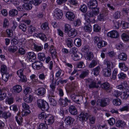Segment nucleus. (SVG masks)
Segmentation results:
<instances>
[{"label":"nucleus","instance_id":"nucleus-1","mask_svg":"<svg viewBox=\"0 0 129 129\" xmlns=\"http://www.w3.org/2000/svg\"><path fill=\"white\" fill-rule=\"evenodd\" d=\"M37 105L38 107L43 111H47L49 109V105L46 101L41 99L38 100Z\"/></svg>","mask_w":129,"mask_h":129},{"label":"nucleus","instance_id":"nucleus-2","mask_svg":"<svg viewBox=\"0 0 129 129\" xmlns=\"http://www.w3.org/2000/svg\"><path fill=\"white\" fill-rule=\"evenodd\" d=\"M110 101V99L109 98L102 99L98 100L97 104L99 106L104 107L109 104Z\"/></svg>","mask_w":129,"mask_h":129},{"label":"nucleus","instance_id":"nucleus-3","mask_svg":"<svg viewBox=\"0 0 129 129\" xmlns=\"http://www.w3.org/2000/svg\"><path fill=\"white\" fill-rule=\"evenodd\" d=\"M54 15L57 19H59L62 17L63 12L59 9H56L54 11Z\"/></svg>","mask_w":129,"mask_h":129},{"label":"nucleus","instance_id":"nucleus-4","mask_svg":"<svg viewBox=\"0 0 129 129\" xmlns=\"http://www.w3.org/2000/svg\"><path fill=\"white\" fill-rule=\"evenodd\" d=\"M92 9V11L87 13L89 17H93L98 14L99 13V8H96L94 7L93 8L90 9Z\"/></svg>","mask_w":129,"mask_h":129},{"label":"nucleus","instance_id":"nucleus-5","mask_svg":"<svg viewBox=\"0 0 129 129\" xmlns=\"http://www.w3.org/2000/svg\"><path fill=\"white\" fill-rule=\"evenodd\" d=\"M107 35L108 37L113 38H117L119 36L118 33L115 30H112L108 32Z\"/></svg>","mask_w":129,"mask_h":129},{"label":"nucleus","instance_id":"nucleus-6","mask_svg":"<svg viewBox=\"0 0 129 129\" xmlns=\"http://www.w3.org/2000/svg\"><path fill=\"white\" fill-rule=\"evenodd\" d=\"M32 67L34 69L39 70L42 66V62L39 61H35L32 64Z\"/></svg>","mask_w":129,"mask_h":129},{"label":"nucleus","instance_id":"nucleus-7","mask_svg":"<svg viewBox=\"0 0 129 129\" xmlns=\"http://www.w3.org/2000/svg\"><path fill=\"white\" fill-rule=\"evenodd\" d=\"M66 16L68 20L71 21H74L75 17L74 13L70 11H68L66 13Z\"/></svg>","mask_w":129,"mask_h":129},{"label":"nucleus","instance_id":"nucleus-8","mask_svg":"<svg viewBox=\"0 0 129 129\" xmlns=\"http://www.w3.org/2000/svg\"><path fill=\"white\" fill-rule=\"evenodd\" d=\"M69 112L72 115H75L77 113V111L76 107L74 105L70 106L68 108Z\"/></svg>","mask_w":129,"mask_h":129},{"label":"nucleus","instance_id":"nucleus-9","mask_svg":"<svg viewBox=\"0 0 129 129\" xmlns=\"http://www.w3.org/2000/svg\"><path fill=\"white\" fill-rule=\"evenodd\" d=\"M54 116L51 114H48L46 118L47 124L48 125L51 124L54 122Z\"/></svg>","mask_w":129,"mask_h":129},{"label":"nucleus","instance_id":"nucleus-10","mask_svg":"<svg viewBox=\"0 0 129 129\" xmlns=\"http://www.w3.org/2000/svg\"><path fill=\"white\" fill-rule=\"evenodd\" d=\"M98 5V2L96 0H90L88 4V7L89 9L93 8V6L96 7Z\"/></svg>","mask_w":129,"mask_h":129},{"label":"nucleus","instance_id":"nucleus-11","mask_svg":"<svg viewBox=\"0 0 129 129\" xmlns=\"http://www.w3.org/2000/svg\"><path fill=\"white\" fill-rule=\"evenodd\" d=\"M68 33V36L72 38L75 37L77 35V31L74 29H71Z\"/></svg>","mask_w":129,"mask_h":129},{"label":"nucleus","instance_id":"nucleus-12","mask_svg":"<svg viewBox=\"0 0 129 129\" xmlns=\"http://www.w3.org/2000/svg\"><path fill=\"white\" fill-rule=\"evenodd\" d=\"M33 98V95L31 94L25 95L24 96L23 99L24 102L27 103H29L31 102Z\"/></svg>","mask_w":129,"mask_h":129},{"label":"nucleus","instance_id":"nucleus-13","mask_svg":"<svg viewBox=\"0 0 129 129\" xmlns=\"http://www.w3.org/2000/svg\"><path fill=\"white\" fill-rule=\"evenodd\" d=\"M104 64L106 65L107 66L106 68L111 70L114 67L113 63L110 61L105 59L104 60Z\"/></svg>","mask_w":129,"mask_h":129},{"label":"nucleus","instance_id":"nucleus-14","mask_svg":"<svg viewBox=\"0 0 129 129\" xmlns=\"http://www.w3.org/2000/svg\"><path fill=\"white\" fill-rule=\"evenodd\" d=\"M35 35L36 37L39 38L44 41H46L47 39L46 36L43 33H38V34H35Z\"/></svg>","mask_w":129,"mask_h":129},{"label":"nucleus","instance_id":"nucleus-15","mask_svg":"<svg viewBox=\"0 0 129 129\" xmlns=\"http://www.w3.org/2000/svg\"><path fill=\"white\" fill-rule=\"evenodd\" d=\"M51 78H52V82L50 85V87L51 89L55 90L56 88V84H57V85H58L59 84V82H58L57 83L56 81L57 79L55 81V82L54 83L53 82L54 80V75L53 74H51L50 76Z\"/></svg>","mask_w":129,"mask_h":129},{"label":"nucleus","instance_id":"nucleus-16","mask_svg":"<svg viewBox=\"0 0 129 129\" xmlns=\"http://www.w3.org/2000/svg\"><path fill=\"white\" fill-rule=\"evenodd\" d=\"M101 83V81H99L98 83H96L94 81H92L89 85V88L90 89L94 88H98L99 87V84H100Z\"/></svg>","mask_w":129,"mask_h":129},{"label":"nucleus","instance_id":"nucleus-17","mask_svg":"<svg viewBox=\"0 0 129 129\" xmlns=\"http://www.w3.org/2000/svg\"><path fill=\"white\" fill-rule=\"evenodd\" d=\"M18 49L17 46L12 45L10 46L8 48V51L11 53H14Z\"/></svg>","mask_w":129,"mask_h":129},{"label":"nucleus","instance_id":"nucleus-18","mask_svg":"<svg viewBox=\"0 0 129 129\" xmlns=\"http://www.w3.org/2000/svg\"><path fill=\"white\" fill-rule=\"evenodd\" d=\"M100 86L103 89L106 91H107L110 89V84L107 82L103 83L101 84Z\"/></svg>","mask_w":129,"mask_h":129},{"label":"nucleus","instance_id":"nucleus-19","mask_svg":"<svg viewBox=\"0 0 129 129\" xmlns=\"http://www.w3.org/2000/svg\"><path fill=\"white\" fill-rule=\"evenodd\" d=\"M37 93L38 95L42 96L45 94L46 92L45 88L41 87L38 88L37 90Z\"/></svg>","mask_w":129,"mask_h":129},{"label":"nucleus","instance_id":"nucleus-20","mask_svg":"<svg viewBox=\"0 0 129 129\" xmlns=\"http://www.w3.org/2000/svg\"><path fill=\"white\" fill-rule=\"evenodd\" d=\"M22 90L21 86L19 85H16L13 87V91L15 93H19Z\"/></svg>","mask_w":129,"mask_h":129},{"label":"nucleus","instance_id":"nucleus-21","mask_svg":"<svg viewBox=\"0 0 129 129\" xmlns=\"http://www.w3.org/2000/svg\"><path fill=\"white\" fill-rule=\"evenodd\" d=\"M89 70L85 69L83 71L79 76V77L81 79H83L87 76L88 74Z\"/></svg>","mask_w":129,"mask_h":129},{"label":"nucleus","instance_id":"nucleus-22","mask_svg":"<svg viewBox=\"0 0 129 129\" xmlns=\"http://www.w3.org/2000/svg\"><path fill=\"white\" fill-rule=\"evenodd\" d=\"M87 114L86 113L81 112L79 115V117L81 121H84L87 119Z\"/></svg>","mask_w":129,"mask_h":129},{"label":"nucleus","instance_id":"nucleus-23","mask_svg":"<svg viewBox=\"0 0 129 129\" xmlns=\"http://www.w3.org/2000/svg\"><path fill=\"white\" fill-rule=\"evenodd\" d=\"M111 70L105 68L103 70V74L105 77H109L111 75Z\"/></svg>","mask_w":129,"mask_h":129},{"label":"nucleus","instance_id":"nucleus-24","mask_svg":"<svg viewBox=\"0 0 129 129\" xmlns=\"http://www.w3.org/2000/svg\"><path fill=\"white\" fill-rule=\"evenodd\" d=\"M107 44V42L105 41L101 40L98 42L97 44V46L98 48H101L105 47Z\"/></svg>","mask_w":129,"mask_h":129},{"label":"nucleus","instance_id":"nucleus-25","mask_svg":"<svg viewBox=\"0 0 129 129\" xmlns=\"http://www.w3.org/2000/svg\"><path fill=\"white\" fill-rule=\"evenodd\" d=\"M129 96V91L127 90L124 91L122 93H121L120 96L121 98L122 99L126 100L128 98Z\"/></svg>","mask_w":129,"mask_h":129},{"label":"nucleus","instance_id":"nucleus-26","mask_svg":"<svg viewBox=\"0 0 129 129\" xmlns=\"http://www.w3.org/2000/svg\"><path fill=\"white\" fill-rule=\"evenodd\" d=\"M116 125L118 127H124L126 125V124L124 121L122 120H118L116 123Z\"/></svg>","mask_w":129,"mask_h":129},{"label":"nucleus","instance_id":"nucleus-27","mask_svg":"<svg viewBox=\"0 0 129 129\" xmlns=\"http://www.w3.org/2000/svg\"><path fill=\"white\" fill-rule=\"evenodd\" d=\"M66 120L67 124L69 125L72 124L75 120L74 118L69 116L66 117Z\"/></svg>","mask_w":129,"mask_h":129},{"label":"nucleus","instance_id":"nucleus-28","mask_svg":"<svg viewBox=\"0 0 129 129\" xmlns=\"http://www.w3.org/2000/svg\"><path fill=\"white\" fill-rule=\"evenodd\" d=\"M119 67L121 70L124 71H126L128 69V67H127L125 64L124 63L120 62L119 63Z\"/></svg>","mask_w":129,"mask_h":129},{"label":"nucleus","instance_id":"nucleus-29","mask_svg":"<svg viewBox=\"0 0 129 129\" xmlns=\"http://www.w3.org/2000/svg\"><path fill=\"white\" fill-rule=\"evenodd\" d=\"M33 46V50L37 52L41 51L43 49V46L42 45L39 46L35 44Z\"/></svg>","mask_w":129,"mask_h":129},{"label":"nucleus","instance_id":"nucleus-30","mask_svg":"<svg viewBox=\"0 0 129 129\" xmlns=\"http://www.w3.org/2000/svg\"><path fill=\"white\" fill-rule=\"evenodd\" d=\"M27 56L28 57H29L30 59H32L34 60L36 58V54L33 52H30L27 53Z\"/></svg>","mask_w":129,"mask_h":129},{"label":"nucleus","instance_id":"nucleus-31","mask_svg":"<svg viewBox=\"0 0 129 129\" xmlns=\"http://www.w3.org/2000/svg\"><path fill=\"white\" fill-rule=\"evenodd\" d=\"M38 59L41 61H44L46 58L45 54L43 52L39 53L38 54Z\"/></svg>","mask_w":129,"mask_h":129},{"label":"nucleus","instance_id":"nucleus-32","mask_svg":"<svg viewBox=\"0 0 129 129\" xmlns=\"http://www.w3.org/2000/svg\"><path fill=\"white\" fill-rule=\"evenodd\" d=\"M107 14L105 15H104L103 14L101 13L98 16V20L101 21L103 22L105 21L106 19Z\"/></svg>","mask_w":129,"mask_h":129},{"label":"nucleus","instance_id":"nucleus-33","mask_svg":"<svg viewBox=\"0 0 129 129\" xmlns=\"http://www.w3.org/2000/svg\"><path fill=\"white\" fill-rule=\"evenodd\" d=\"M26 71V69L25 68H22L19 69L17 72V74L18 76H21L22 75H23L25 74L26 73L25 72Z\"/></svg>","mask_w":129,"mask_h":129},{"label":"nucleus","instance_id":"nucleus-34","mask_svg":"<svg viewBox=\"0 0 129 129\" xmlns=\"http://www.w3.org/2000/svg\"><path fill=\"white\" fill-rule=\"evenodd\" d=\"M31 3H25L23 5V9L26 10H30L32 9V5Z\"/></svg>","mask_w":129,"mask_h":129},{"label":"nucleus","instance_id":"nucleus-35","mask_svg":"<svg viewBox=\"0 0 129 129\" xmlns=\"http://www.w3.org/2000/svg\"><path fill=\"white\" fill-rule=\"evenodd\" d=\"M118 58L120 60L125 61L127 59V56L125 53H122L119 55Z\"/></svg>","mask_w":129,"mask_h":129},{"label":"nucleus","instance_id":"nucleus-36","mask_svg":"<svg viewBox=\"0 0 129 129\" xmlns=\"http://www.w3.org/2000/svg\"><path fill=\"white\" fill-rule=\"evenodd\" d=\"M42 29L44 30H47L49 29L48 24V22H46L42 23L41 25Z\"/></svg>","mask_w":129,"mask_h":129},{"label":"nucleus","instance_id":"nucleus-37","mask_svg":"<svg viewBox=\"0 0 129 129\" xmlns=\"http://www.w3.org/2000/svg\"><path fill=\"white\" fill-rule=\"evenodd\" d=\"M100 69V67L99 66H98L94 68L92 71L94 75L96 76L99 75V74Z\"/></svg>","mask_w":129,"mask_h":129},{"label":"nucleus","instance_id":"nucleus-38","mask_svg":"<svg viewBox=\"0 0 129 129\" xmlns=\"http://www.w3.org/2000/svg\"><path fill=\"white\" fill-rule=\"evenodd\" d=\"M113 104L116 106H119L121 103V100L119 99H115L113 100Z\"/></svg>","mask_w":129,"mask_h":129},{"label":"nucleus","instance_id":"nucleus-39","mask_svg":"<svg viewBox=\"0 0 129 129\" xmlns=\"http://www.w3.org/2000/svg\"><path fill=\"white\" fill-rule=\"evenodd\" d=\"M3 80L5 82H7L8 80L10 77V75L8 73H6L2 74Z\"/></svg>","mask_w":129,"mask_h":129},{"label":"nucleus","instance_id":"nucleus-40","mask_svg":"<svg viewBox=\"0 0 129 129\" xmlns=\"http://www.w3.org/2000/svg\"><path fill=\"white\" fill-rule=\"evenodd\" d=\"M19 28L20 29H21L24 32H25L27 29V27L26 25L24 23H21L19 25Z\"/></svg>","mask_w":129,"mask_h":129},{"label":"nucleus","instance_id":"nucleus-41","mask_svg":"<svg viewBox=\"0 0 129 129\" xmlns=\"http://www.w3.org/2000/svg\"><path fill=\"white\" fill-rule=\"evenodd\" d=\"M7 68L6 65L3 64L1 66L0 72L2 74L7 73Z\"/></svg>","mask_w":129,"mask_h":129},{"label":"nucleus","instance_id":"nucleus-42","mask_svg":"<svg viewBox=\"0 0 129 129\" xmlns=\"http://www.w3.org/2000/svg\"><path fill=\"white\" fill-rule=\"evenodd\" d=\"M74 44L77 46H80L81 45V39L79 38L75 39L74 41Z\"/></svg>","mask_w":129,"mask_h":129},{"label":"nucleus","instance_id":"nucleus-43","mask_svg":"<svg viewBox=\"0 0 129 129\" xmlns=\"http://www.w3.org/2000/svg\"><path fill=\"white\" fill-rule=\"evenodd\" d=\"M11 113L9 112H4L3 114L2 118L6 119L10 117L11 116Z\"/></svg>","mask_w":129,"mask_h":129},{"label":"nucleus","instance_id":"nucleus-44","mask_svg":"<svg viewBox=\"0 0 129 129\" xmlns=\"http://www.w3.org/2000/svg\"><path fill=\"white\" fill-rule=\"evenodd\" d=\"M66 42L68 47L71 48L72 47L73 44V41L72 39L69 38L67 39L66 40Z\"/></svg>","mask_w":129,"mask_h":129},{"label":"nucleus","instance_id":"nucleus-45","mask_svg":"<svg viewBox=\"0 0 129 129\" xmlns=\"http://www.w3.org/2000/svg\"><path fill=\"white\" fill-rule=\"evenodd\" d=\"M123 40L125 41H129V36L125 33H123L121 36Z\"/></svg>","mask_w":129,"mask_h":129},{"label":"nucleus","instance_id":"nucleus-46","mask_svg":"<svg viewBox=\"0 0 129 129\" xmlns=\"http://www.w3.org/2000/svg\"><path fill=\"white\" fill-rule=\"evenodd\" d=\"M18 14L17 11L15 9H13L10 10L9 12V15L11 16H14Z\"/></svg>","mask_w":129,"mask_h":129},{"label":"nucleus","instance_id":"nucleus-47","mask_svg":"<svg viewBox=\"0 0 129 129\" xmlns=\"http://www.w3.org/2000/svg\"><path fill=\"white\" fill-rule=\"evenodd\" d=\"M72 58L75 61H77L79 60L80 58L79 54L76 53L72 54L71 55Z\"/></svg>","mask_w":129,"mask_h":129},{"label":"nucleus","instance_id":"nucleus-48","mask_svg":"<svg viewBox=\"0 0 129 129\" xmlns=\"http://www.w3.org/2000/svg\"><path fill=\"white\" fill-rule=\"evenodd\" d=\"M48 98L50 105L53 106H55L56 105V101L54 99L49 96H48Z\"/></svg>","mask_w":129,"mask_h":129},{"label":"nucleus","instance_id":"nucleus-49","mask_svg":"<svg viewBox=\"0 0 129 129\" xmlns=\"http://www.w3.org/2000/svg\"><path fill=\"white\" fill-rule=\"evenodd\" d=\"M9 22L8 20L6 19H4L3 23V27L4 28H8L9 25Z\"/></svg>","mask_w":129,"mask_h":129},{"label":"nucleus","instance_id":"nucleus-50","mask_svg":"<svg viewBox=\"0 0 129 129\" xmlns=\"http://www.w3.org/2000/svg\"><path fill=\"white\" fill-rule=\"evenodd\" d=\"M38 117L40 119H43L45 118L46 119L47 117V115H46L45 113L43 112L38 115Z\"/></svg>","mask_w":129,"mask_h":129},{"label":"nucleus","instance_id":"nucleus-51","mask_svg":"<svg viewBox=\"0 0 129 129\" xmlns=\"http://www.w3.org/2000/svg\"><path fill=\"white\" fill-rule=\"evenodd\" d=\"M36 28L30 25L28 27V30L29 33L30 34H32L33 32H35Z\"/></svg>","mask_w":129,"mask_h":129},{"label":"nucleus","instance_id":"nucleus-52","mask_svg":"<svg viewBox=\"0 0 129 129\" xmlns=\"http://www.w3.org/2000/svg\"><path fill=\"white\" fill-rule=\"evenodd\" d=\"M16 120L19 125H21L23 119L21 117L16 116L15 117Z\"/></svg>","mask_w":129,"mask_h":129},{"label":"nucleus","instance_id":"nucleus-53","mask_svg":"<svg viewBox=\"0 0 129 129\" xmlns=\"http://www.w3.org/2000/svg\"><path fill=\"white\" fill-rule=\"evenodd\" d=\"M48 126L46 124L44 123H40L37 129H47Z\"/></svg>","mask_w":129,"mask_h":129},{"label":"nucleus","instance_id":"nucleus-54","mask_svg":"<svg viewBox=\"0 0 129 129\" xmlns=\"http://www.w3.org/2000/svg\"><path fill=\"white\" fill-rule=\"evenodd\" d=\"M76 100L75 102L78 104H80L83 101V97L82 95H78L76 98Z\"/></svg>","mask_w":129,"mask_h":129},{"label":"nucleus","instance_id":"nucleus-55","mask_svg":"<svg viewBox=\"0 0 129 129\" xmlns=\"http://www.w3.org/2000/svg\"><path fill=\"white\" fill-rule=\"evenodd\" d=\"M22 47H19V48L18 51V53L21 55L24 54L25 53V50Z\"/></svg>","mask_w":129,"mask_h":129},{"label":"nucleus","instance_id":"nucleus-56","mask_svg":"<svg viewBox=\"0 0 129 129\" xmlns=\"http://www.w3.org/2000/svg\"><path fill=\"white\" fill-rule=\"evenodd\" d=\"M93 57L92 52H88L87 53L86 55V60H89L92 59Z\"/></svg>","mask_w":129,"mask_h":129},{"label":"nucleus","instance_id":"nucleus-57","mask_svg":"<svg viewBox=\"0 0 129 129\" xmlns=\"http://www.w3.org/2000/svg\"><path fill=\"white\" fill-rule=\"evenodd\" d=\"M87 7L85 5L81 6L80 8V10L83 13H85L87 11Z\"/></svg>","mask_w":129,"mask_h":129},{"label":"nucleus","instance_id":"nucleus-58","mask_svg":"<svg viewBox=\"0 0 129 129\" xmlns=\"http://www.w3.org/2000/svg\"><path fill=\"white\" fill-rule=\"evenodd\" d=\"M120 13V12L119 11H117L115 12L113 15L114 18L116 19L119 18L121 16Z\"/></svg>","mask_w":129,"mask_h":129},{"label":"nucleus","instance_id":"nucleus-59","mask_svg":"<svg viewBox=\"0 0 129 129\" xmlns=\"http://www.w3.org/2000/svg\"><path fill=\"white\" fill-rule=\"evenodd\" d=\"M97 64V62L95 60H93L89 65L88 67L92 68L95 66Z\"/></svg>","mask_w":129,"mask_h":129},{"label":"nucleus","instance_id":"nucleus-60","mask_svg":"<svg viewBox=\"0 0 129 129\" xmlns=\"http://www.w3.org/2000/svg\"><path fill=\"white\" fill-rule=\"evenodd\" d=\"M14 99L12 97L8 98L6 100V102L9 105H10L13 103L14 102Z\"/></svg>","mask_w":129,"mask_h":129},{"label":"nucleus","instance_id":"nucleus-61","mask_svg":"<svg viewBox=\"0 0 129 129\" xmlns=\"http://www.w3.org/2000/svg\"><path fill=\"white\" fill-rule=\"evenodd\" d=\"M31 112L29 109H25L23 110L22 112V115L23 116H26L30 113Z\"/></svg>","mask_w":129,"mask_h":129},{"label":"nucleus","instance_id":"nucleus-62","mask_svg":"<svg viewBox=\"0 0 129 129\" xmlns=\"http://www.w3.org/2000/svg\"><path fill=\"white\" fill-rule=\"evenodd\" d=\"M42 2L41 0H32L31 3L36 6H38L41 4Z\"/></svg>","mask_w":129,"mask_h":129},{"label":"nucleus","instance_id":"nucleus-63","mask_svg":"<svg viewBox=\"0 0 129 129\" xmlns=\"http://www.w3.org/2000/svg\"><path fill=\"white\" fill-rule=\"evenodd\" d=\"M31 88L29 87H26L24 90V93L25 94H27L30 93L31 91Z\"/></svg>","mask_w":129,"mask_h":129},{"label":"nucleus","instance_id":"nucleus-64","mask_svg":"<svg viewBox=\"0 0 129 129\" xmlns=\"http://www.w3.org/2000/svg\"><path fill=\"white\" fill-rule=\"evenodd\" d=\"M10 108L11 110H12L15 112L18 111V110L17 108V106L14 105H11L10 107Z\"/></svg>","mask_w":129,"mask_h":129}]
</instances>
